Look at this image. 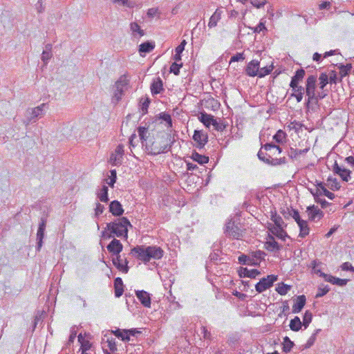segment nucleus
<instances>
[{
  "instance_id": "1",
  "label": "nucleus",
  "mask_w": 354,
  "mask_h": 354,
  "mask_svg": "<svg viewBox=\"0 0 354 354\" xmlns=\"http://www.w3.org/2000/svg\"><path fill=\"white\" fill-rule=\"evenodd\" d=\"M171 136L169 133L162 131L158 133L156 136H152V139H149L145 144V149L149 153L157 155L167 151L171 147Z\"/></svg>"
},
{
  "instance_id": "2",
  "label": "nucleus",
  "mask_w": 354,
  "mask_h": 354,
  "mask_svg": "<svg viewBox=\"0 0 354 354\" xmlns=\"http://www.w3.org/2000/svg\"><path fill=\"white\" fill-rule=\"evenodd\" d=\"M131 254L145 263L151 259L159 260L164 255L163 250L157 245L144 246L138 245L131 250Z\"/></svg>"
},
{
  "instance_id": "3",
  "label": "nucleus",
  "mask_w": 354,
  "mask_h": 354,
  "mask_svg": "<svg viewBox=\"0 0 354 354\" xmlns=\"http://www.w3.org/2000/svg\"><path fill=\"white\" fill-rule=\"evenodd\" d=\"M281 149L275 145L267 143L258 152V157L262 161L272 165H279L284 163V160L279 158Z\"/></svg>"
},
{
  "instance_id": "4",
  "label": "nucleus",
  "mask_w": 354,
  "mask_h": 354,
  "mask_svg": "<svg viewBox=\"0 0 354 354\" xmlns=\"http://www.w3.org/2000/svg\"><path fill=\"white\" fill-rule=\"evenodd\" d=\"M317 77L310 75L306 81L305 93L307 96L306 106L311 103H317L319 100L324 98L327 93L324 91L316 92Z\"/></svg>"
},
{
  "instance_id": "5",
  "label": "nucleus",
  "mask_w": 354,
  "mask_h": 354,
  "mask_svg": "<svg viewBox=\"0 0 354 354\" xmlns=\"http://www.w3.org/2000/svg\"><path fill=\"white\" fill-rule=\"evenodd\" d=\"M128 227H132L130 221L126 217H122L107 224L106 228L111 232L109 237L128 238Z\"/></svg>"
},
{
  "instance_id": "6",
  "label": "nucleus",
  "mask_w": 354,
  "mask_h": 354,
  "mask_svg": "<svg viewBox=\"0 0 354 354\" xmlns=\"http://www.w3.org/2000/svg\"><path fill=\"white\" fill-rule=\"evenodd\" d=\"M272 70V64L260 68V62L258 60L253 59L248 64L245 68V73L249 77L258 76L261 78L270 74Z\"/></svg>"
},
{
  "instance_id": "7",
  "label": "nucleus",
  "mask_w": 354,
  "mask_h": 354,
  "mask_svg": "<svg viewBox=\"0 0 354 354\" xmlns=\"http://www.w3.org/2000/svg\"><path fill=\"white\" fill-rule=\"evenodd\" d=\"M306 145H301V143H299V147H302L303 148L299 149V148H294L290 147L289 151H288V156L292 159L297 161H301L304 160L306 153L310 151V147L307 142H306Z\"/></svg>"
},
{
  "instance_id": "8",
  "label": "nucleus",
  "mask_w": 354,
  "mask_h": 354,
  "mask_svg": "<svg viewBox=\"0 0 354 354\" xmlns=\"http://www.w3.org/2000/svg\"><path fill=\"white\" fill-rule=\"evenodd\" d=\"M278 279L277 275L270 274L268 275L266 277L262 278L256 285L255 289L256 290L261 293L268 288H270L274 281H276Z\"/></svg>"
},
{
  "instance_id": "9",
  "label": "nucleus",
  "mask_w": 354,
  "mask_h": 354,
  "mask_svg": "<svg viewBox=\"0 0 354 354\" xmlns=\"http://www.w3.org/2000/svg\"><path fill=\"white\" fill-rule=\"evenodd\" d=\"M129 84V79L126 75H121L115 84V91H114L113 97L116 101L121 100L124 88Z\"/></svg>"
},
{
  "instance_id": "10",
  "label": "nucleus",
  "mask_w": 354,
  "mask_h": 354,
  "mask_svg": "<svg viewBox=\"0 0 354 354\" xmlns=\"http://www.w3.org/2000/svg\"><path fill=\"white\" fill-rule=\"evenodd\" d=\"M194 146L198 149H203L208 141L207 134L203 131L195 130L192 137Z\"/></svg>"
},
{
  "instance_id": "11",
  "label": "nucleus",
  "mask_w": 354,
  "mask_h": 354,
  "mask_svg": "<svg viewBox=\"0 0 354 354\" xmlns=\"http://www.w3.org/2000/svg\"><path fill=\"white\" fill-rule=\"evenodd\" d=\"M124 146L119 145L114 152L111 153L109 159V162L113 165H119L122 163L123 155H124Z\"/></svg>"
},
{
  "instance_id": "12",
  "label": "nucleus",
  "mask_w": 354,
  "mask_h": 354,
  "mask_svg": "<svg viewBox=\"0 0 354 354\" xmlns=\"http://www.w3.org/2000/svg\"><path fill=\"white\" fill-rule=\"evenodd\" d=\"M317 188L315 192L310 191L314 197H319L321 195H324L329 199H333L335 194L329 192L324 185L323 183L316 181Z\"/></svg>"
},
{
  "instance_id": "13",
  "label": "nucleus",
  "mask_w": 354,
  "mask_h": 354,
  "mask_svg": "<svg viewBox=\"0 0 354 354\" xmlns=\"http://www.w3.org/2000/svg\"><path fill=\"white\" fill-rule=\"evenodd\" d=\"M290 87L291 88V97L296 99L297 102H301L304 94L305 93L304 88L298 83H290Z\"/></svg>"
},
{
  "instance_id": "14",
  "label": "nucleus",
  "mask_w": 354,
  "mask_h": 354,
  "mask_svg": "<svg viewBox=\"0 0 354 354\" xmlns=\"http://www.w3.org/2000/svg\"><path fill=\"white\" fill-rule=\"evenodd\" d=\"M112 262L114 266L121 272L127 273L129 271L128 263L129 261L127 259H122L121 255L116 256L112 259Z\"/></svg>"
},
{
  "instance_id": "15",
  "label": "nucleus",
  "mask_w": 354,
  "mask_h": 354,
  "mask_svg": "<svg viewBox=\"0 0 354 354\" xmlns=\"http://www.w3.org/2000/svg\"><path fill=\"white\" fill-rule=\"evenodd\" d=\"M198 120L207 128L212 125L215 129H218V123L212 115L206 113H201Z\"/></svg>"
},
{
  "instance_id": "16",
  "label": "nucleus",
  "mask_w": 354,
  "mask_h": 354,
  "mask_svg": "<svg viewBox=\"0 0 354 354\" xmlns=\"http://www.w3.org/2000/svg\"><path fill=\"white\" fill-rule=\"evenodd\" d=\"M286 227V226L272 225V223L268 224V228L272 234L276 236L278 239L283 241H285L286 238L288 237L287 232L284 230Z\"/></svg>"
},
{
  "instance_id": "17",
  "label": "nucleus",
  "mask_w": 354,
  "mask_h": 354,
  "mask_svg": "<svg viewBox=\"0 0 354 354\" xmlns=\"http://www.w3.org/2000/svg\"><path fill=\"white\" fill-rule=\"evenodd\" d=\"M106 248L109 253L116 257L120 254L123 245L119 240L113 239L107 245Z\"/></svg>"
},
{
  "instance_id": "18",
  "label": "nucleus",
  "mask_w": 354,
  "mask_h": 354,
  "mask_svg": "<svg viewBox=\"0 0 354 354\" xmlns=\"http://www.w3.org/2000/svg\"><path fill=\"white\" fill-rule=\"evenodd\" d=\"M225 232L229 236L236 239H239L242 236V233L240 229L232 222H229L227 223Z\"/></svg>"
},
{
  "instance_id": "19",
  "label": "nucleus",
  "mask_w": 354,
  "mask_h": 354,
  "mask_svg": "<svg viewBox=\"0 0 354 354\" xmlns=\"http://www.w3.org/2000/svg\"><path fill=\"white\" fill-rule=\"evenodd\" d=\"M333 171L338 174L344 181L348 182L351 179V171L339 166L336 162L333 166Z\"/></svg>"
},
{
  "instance_id": "20",
  "label": "nucleus",
  "mask_w": 354,
  "mask_h": 354,
  "mask_svg": "<svg viewBox=\"0 0 354 354\" xmlns=\"http://www.w3.org/2000/svg\"><path fill=\"white\" fill-rule=\"evenodd\" d=\"M138 133L141 140V142L143 146L145 147V144L149 140V139H152L151 136V133L148 128L145 127H138Z\"/></svg>"
},
{
  "instance_id": "21",
  "label": "nucleus",
  "mask_w": 354,
  "mask_h": 354,
  "mask_svg": "<svg viewBox=\"0 0 354 354\" xmlns=\"http://www.w3.org/2000/svg\"><path fill=\"white\" fill-rule=\"evenodd\" d=\"M109 212L115 216H120L124 213V209L119 201H113L109 205Z\"/></svg>"
},
{
  "instance_id": "22",
  "label": "nucleus",
  "mask_w": 354,
  "mask_h": 354,
  "mask_svg": "<svg viewBox=\"0 0 354 354\" xmlns=\"http://www.w3.org/2000/svg\"><path fill=\"white\" fill-rule=\"evenodd\" d=\"M136 295L145 307L149 308L151 306V298L148 292L144 290H138L136 292Z\"/></svg>"
},
{
  "instance_id": "23",
  "label": "nucleus",
  "mask_w": 354,
  "mask_h": 354,
  "mask_svg": "<svg viewBox=\"0 0 354 354\" xmlns=\"http://www.w3.org/2000/svg\"><path fill=\"white\" fill-rule=\"evenodd\" d=\"M306 297L304 295L298 296L294 301L292 307V311L293 313H299L306 304Z\"/></svg>"
},
{
  "instance_id": "24",
  "label": "nucleus",
  "mask_w": 354,
  "mask_h": 354,
  "mask_svg": "<svg viewBox=\"0 0 354 354\" xmlns=\"http://www.w3.org/2000/svg\"><path fill=\"white\" fill-rule=\"evenodd\" d=\"M307 213L310 220H319L323 217V212L317 207H315L314 205L307 207Z\"/></svg>"
},
{
  "instance_id": "25",
  "label": "nucleus",
  "mask_w": 354,
  "mask_h": 354,
  "mask_svg": "<svg viewBox=\"0 0 354 354\" xmlns=\"http://www.w3.org/2000/svg\"><path fill=\"white\" fill-rule=\"evenodd\" d=\"M321 274L326 281L330 282L333 284L338 285L339 286H345L348 282V279H339L324 273H321Z\"/></svg>"
},
{
  "instance_id": "26",
  "label": "nucleus",
  "mask_w": 354,
  "mask_h": 354,
  "mask_svg": "<svg viewBox=\"0 0 354 354\" xmlns=\"http://www.w3.org/2000/svg\"><path fill=\"white\" fill-rule=\"evenodd\" d=\"M223 11L221 9H216L209 18L208 27L210 28L216 27L221 19Z\"/></svg>"
},
{
  "instance_id": "27",
  "label": "nucleus",
  "mask_w": 354,
  "mask_h": 354,
  "mask_svg": "<svg viewBox=\"0 0 354 354\" xmlns=\"http://www.w3.org/2000/svg\"><path fill=\"white\" fill-rule=\"evenodd\" d=\"M155 46L156 45L153 41H146L142 43L141 44H140L138 49L140 55L141 56H144L142 53H150L154 49Z\"/></svg>"
},
{
  "instance_id": "28",
  "label": "nucleus",
  "mask_w": 354,
  "mask_h": 354,
  "mask_svg": "<svg viewBox=\"0 0 354 354\" xmlns=\"http://www.w3.org/2000/svg\"><path fill=\"white\" fill-rule=\"evenodd\" d=\"M132 35L134 37L141 38L145 35V31L136 22H131L129 25Z\"/></svg>"
},
{
  "instance_id": "29",
  "label": "nucleus",
  "mask_w": 354,
  "mask_h": 354,
  "mask_svg": "<svg viewBox=\"0 0 354 354\" xmlns=\"http://www.w3.org/2000/svg\"><path fill=\"white\" fill-rule=\"evenodd\" d=\"M78 341L81 344L80 351H81L82 354H87L86 351L91 347L90 342L83 337L82 334L78 335Z\"/></svg>"
},
{
  "instance_id": "30",
  "label": "nucleus",
  "mask_w": 354,
  "mask_h": 354,
  "mask_svg": "<svg viewBox=\"0 0 354 354\" xmlns=\"http://www.w3.org/2000/svg\"><path fill=\"white\" fill-rule=\"evenodd\" d=\"M259 274H260V272L258 270H249L246 268H243L239 272V276L241 277L255 278Z\"/></svg>"
},
{
  "instance_id": "31",
  "label": "nucleus",
  "mask_w": 354,
  "mask_h": 354,
  "mask_svg": "<svg viewBox=\"0 0 354 354\" xmlns=\"http://www.w3.org/2000/svg\"><path fill=\"white\" fill-rule=\"evenodd\" d=\"M123 282L120 277H117L114 281L115 295L120 297L124 292Z\"/></svg>"
},
{
  "instance_id": "32",
  "label": "nucleus",
  "mask_w": 354,
  "mask_h": 354,
  "mask_svg": "<svg viewBox=\"0 0 354 354\" xmlns=\"http://www.w3.org/2000/svg\"><path fill=\"white\" fill-rule=\"evenodd\" d=\"M163 90L162 81L160 77L156 79L151 85L152 94H158Z\"/></svg>"
},
{
  "instance_id": "33",
  "label": "nucleus",
  "mask_w": 354,
  "mask_h": 354,
  "mask_svg": "<svg viewBox=\"0 0 354 354\" xmlns=\"http://www.w3.org/2000/svg\"><path fill=\"white\" fill-rule=\"evenodd\" d=\"M265 248L266 250L271 252L277 251L280 249L279 243L274 240V237L271 236L269 237V240L266 242Z\"/></svg>"
},
{
  "instance_id": "34",
  "label": "nucleus",
  "mask_w": 354,
  "mask_h": 354,
  "mask_svg": "<svg viewBox=\"0 0 354 354\" xmlns=\"http://www.w3.org/2000/svg\"><path fill=\"white\" fill-rule=\"evenodd\" d=\"M298 226L299 227V236L300 237H305L307 235H308L310 232V229L308 227V225L306 221H301L299 223H297Z\"/></svg>"
},
{
  "instance_id": "35",
  "label": "nucleus",
  "mask_w": 354,
  "mask_h": 354,
  "mask_svg": "<svg viewBox=\"0 0 354 354\" xmlns=\"http://www.w3.org/2000/svg\"><path fill=\"white\" fill-rule=\"evenodd\" d=\"M270 213V219L274 223L272 225L286 226V224L284 223L283 218L279 214H277L276 210L271 211Z\"/></svg>"
},
{
  "instance_id": "36",
  "label": "nucleus",
  "mask_w": 354,
  "mask_h": 354,
  "mask_svg": "<svg viewBox=\"0 0 354 354\" xmlns=\"http://www.w3.org/2000/svg\"><path fill=\"white\" fill-rule=\"evenodd\" d=\"M291 288L292 286L290 285L281 282L277 285L275 290L280 295H286L291 290Z\"/></svg>"
},
{
  "instance_id": "37",
  "label": "nucleus",
  "mask_w": 354,
  "mask_h": 354,
  "mask_svg": "<svg viewBox=\"0 0 354 354\" xmlns=\"http://www.w3.org/2000/svg\"><path fill=\"white\" fill-rule=\"evenodd\" d=\"M306 72L303 68H300L295 72L294 76L291 78V83L301 84L305 76Z\"/></svg>"
},
{
  "instance_id": "38",
  "label": "nucleus",
  "mask_w": 354,
  "mask_h": 354,
  "mask_svg": "<svg viewBox=\"0 0 354 354\" xmlns=\"http://www.w3.org/2000/svg\"><path fill=\"white\" fill-rule=\"evenodd\" d=\"M303 324L301 322L299 317H295L292 319L290 320L289 326L290 329L293 331H299L302 326Z\"/></svg>"
},
{
  "instance_id": "39",
  "label": "nucleus",
  "mask_w": 354,
  "mask_h": 354,
  "mask_svg": "<svg viewBox=\"0 0 354 354\" xmlns=\"http://www.w3.org/2000/svg\"><path fill=\"white\" fill-rule=\"evenodd\" d=\"M327 185L333 191L339 190L341 187L340 183L337 179L330 176L327 179Z\"/></svg>"
},
{
  "instance_id": "40",
  "label": "nucleus",
  "mask_w": 354,
  "mask_h": 354,
  "mask_svg": "<svg viewBox=\"0 0 354 354\" xmlns=\"http://www.w3.org/2000/svg\"><path fill=\"white\" fill-rule=\"evenodd\" d=\"M192 158L198 162L199 164H205V163H207L208 161H209V157L206 156H203V155H201V154H199L197 152H193L192 154Z\"/></svg>"
},
{
  "instance_id": "41",
  "label": "nucleus",
  "mask_w": 354,
  "mask_h": 354,
  "mask_svg": "<svg viewBox=\"0 0 354 354\" xmlns=\"http://www.w3.org/2000/svg\"><path fill=\"white\" fill-rule=\"evenodd\" d=\"M273 140L279 144L283 143L286 142V133L279 129L277 131V133L273 136Z\"/></svg>"
},
{
  "instance_id": "42",
  "label": "nucleus",
  "mask_w": 354,
  "mask_h": 354,
  "mask_svg": "<svg viewBox=\"0 0 354 354\" xmlns=\"http://www.w3.org/2000/svg\"><path fill=\"white\" fill-rule=\"evenodd\" d=\"M97 197L102 202H108V187L106 185L102 186V189H100V192L97 194Z\"/></svg>"
},
{
  "instance_id": "43",
  "label": "nucleus",
  "mask_w": 354,
  "mask_h": 354,
  "mask_svg": "<svg viewBox=\"0 0 354 354\" xmlns=\"http://www.w3.org/2000/svg\"><path fill=\"white\" fill-rule=\"evenodd\" d=\"M287 129L289 131H294L295 133H299L300 131H301L302 124L299 122L295 120V121L290 122L287 125Z\"/></svg>"
},
{
  "instance_id": "44",
  "label": "nucleus",
  "mask_w": 354,
  "mask_h": 354,
  "mask_svg": "<svg viewBox=\"0 0 354 354\" xmlns=\"http://www.w3.org/2000/svg\"><path fill=\"white\" fill-rule=\"evenodd\" d=\"M328 83H329V82H328V75L326 73H321L319 77V89L323 91L324 87Z\"/></svg>"
},
{
  "instance_id": "45",
  "label": "nucleus",
  "mask_w": 354,
  "mask_h": 354,
  "mask_svg": "<svg viewBox=\"0 0 354 354\" xmlns=\"http://www.w3.org/2000/svg\"><path fill=\"white\" fill-rule=\"evenodd\" d=\"M112 333L118 337L121 338L122 341H129V337L128 336V332L127 330L117 329L113 330Z\"/></svg>"
},
{
  "instance_id": "46",
  "label": "nucleus",
  "mask_w": 354,
  "mask_h": 354,
  "mask_svg": "<svg viewBox=\"0 0 354 354\" xmlns=\"http://www.w3.org/2000/svg\"><path fill=\"white\" fill-rule=\"evenodd\" d=\"M294 346L293 342H292L288 337H285L283 339V351L284 352H290Z\"/></svg>"
},
{
  "instance_id": "47",
  "label": "nucleus",
  "mask_w": 354,
  "mask_h": 354,
  "mask_svg": "<svg viewBox=\"0 0 354 354\" xmlns=\"http://www.w3.org/2000/svg\"><path fill=\"white\" fill-rule=\"evenodd\" d=\"M239 263L242 264H248V265H257L259 264V262H252V259L245 254H242L239 257Z\"/></svg>"
},
{
  "instance_id": "48",
  "label": "nucleus",
  "mask_w": 354,
  "mask_h": 354,
  "mask_svg": "<svg viewBox=\"0 0 354 354\" xmlns=\"http://www.w3.org/2000/svg\"><path fill=\"white\" fill-rule=\"evenodd\" d=\"M46 106L45 104H42L32 109L31 118H37L43 114L44 108Z\"/></svg>"
},
{
  "instance_id": "49",
  "label": "nucleus",
  "mask_w": 354,
  "mask_h": 354,
  "mask_svg": "<svg viewBox=\"0 0 354 354\" xmlns=\"http://www.w3.org/2000/svg\"><path fill=\"white\" fill-rule=\"evenodd\" d=\"M44 230H45V223L42 222L39 227V229L37 230V238L39 239V248L41 246L42 239L44 237Z\"/></svg>"
},
{
  "instance_id": "50",
  "label": "nucleus",
  "mask_w": 354,
  "mask_h": 354,
  "mask_svg": "<svg viewBox=\"0 0 354 354\" xmlns=\"http://www.w3.org/2000/svg\"><path fill=\"white\" fill-rule=\"evenodd\" d=\"M312 318H313L312 313L310 311L306 310L304 315L303 322H302L303 325L304 326V327L306 328L308 326V325L311 322Z\"/></svg>"
},
{
  "instance_id": "51",
  "label": "nucleus",
  "mask_w": 354,
  "mask_h": 354,
  "mask_svg": "<svg viewBox=\"0 0 354 354\" xmlns=\"http://www.w3.org/2000/svg\"><path fill=\"white\" fill-rule=\"evenodd\" d=\"M319 330H317L307 340L304 345L305 348H308L312 346L316 341L317 334Z\"/></svg>"
},
{
  "instance_id": "52",
  "label": "nucleus",
  "mask_w": 354,
  "mask_h": 354,
  "mask_svg": "<svg viewBox=\"0 0 354 354\" xmlns=\"http://www.w3.org/2000/svg\"><path fill=\"white\" fill-rule=\"evenodd\" d=\"M113 3H118L120 5L132 8L135 6V3L131 0H112Z\"/></svg>"
},
{
  "instance_id": "53",
  "label": "nucleus",
  "mask_w": 354,
  "mask_h": 354,
  "mask_svg": "<svg viewBox=\"0 0 354 354\" xmlns=\"http://www.w3.org/2000/svg\"><path fill=\"white\" fill-rule=\"evenodd\" d=\"M183 66V64H178L176 62H174L171 64L170 66V72L173 73L174 75H177L180 73V69Z\"/></svg>"
},
{
  "instance_id": "54",
  "label": "nucleus",
  "mask_w": 354,
  "mask_h": 354,
  "mask_svg": "<svg viewBox=\"0 0 354 354\" xmlns=\"http://www.w3.org/2000/svg\"><path fill=\"white\" fill-rule=\"evenodd\" d=\"M110 172H111V176H109V181L107 182V183L109 184V186H111V187H113L114 184L116 182V178H117L116 171L115 169H113Z\"/></svg>"
},
{
  "instance_id": "55",
  "label": "nucleus",
  "mask_w": 354,
  "mask_h": 354,
  "mask_svg": "<svg viewBox=\"0 0 354 354\" xmlns=\"http://www.w3.org/2000/svg\"><path fill=\"white\" fill-rule=\"evenodd\" d=\"M107 346L110 349L111 351L114 352L117 351V345L115 342V339L114 338H108L106 340Z\"/></svg>"
},
{
  "instance_id": "56",
  "label": "nucleus",
  "mask_w": 354,
  "mask_h": 354,
  "mask_svg": "<svg viewBox=\"0 0 354 354\" xmlns=\"http://www.w3.org/2000/svg\"><path fill=\"white\" fill-rule=\"evenodd\" d=\"M352 68L351 64H347L346 66H342L340 67V74L342 77H345L348 74Z\"/></svg>"
},
{
  "instance_id": "57",
  "label": "nucleus",
  "mask_w": 354,
  "mask_h": 354,
  "mask_svg": "<svg viewBox=\"0 0 354 354\" xmlns=\"http://www.w3.org/2000/svg\"><path fill=\"white\" fill-rule=\"evenodd\" d=\"M313 270L315 273L319 274L322 277L321 273H323L321 270L319 268V266L321 265L320 262H317V261H313L311 263Z\"/></svg>"
},
{
  "instance_id": "58",
  "label": "nucleus",
  "mask_w": 354,
  "mask_h": 354,
  "mask_svg": "<svg viewBox=\"0 0 354 354\" xmlns=\"http://www.w3.org/2000/svg\"><path fill=\"white\" fill-rule=\"evenodd\" d=\"M244 59V54L243 53H238L231 57L230 63L231 64L234 62L243 61Z\"/></svg>"
},
{
  "instance_id": "59",
  "label": "nucleus",
  "mask_w": 354,
  "mask_h": 354,
  "mask_svg": "<svg viewBox=\"0 0 354 354\" xmlns=\"http://www.w3.org/2000/svg\"><path fill=\"white\" fill-rule=\"evenodd\" d=\"M160 118H162L164 121H165L167 124V126L171 127L172 125V121L171 115L168 113H162L160 114Z\"/></svg>"
},
{
  "instance_id": "60",
  "label": "nucleus",
  "mask_w": 354,
  "mask_h": 354,
  "mask_svg": "<svg viewBox=\"0 0 354 354\" xmlns=\"http://www.w3.org/2000/svg\"><path fill=\"white\" fill-rule=\"evenodd\" d=\"M252 257L255 258L256 259V261H261V259H263L265 257V253L262 251H260V250H257V251H255V252H253L252 253Z\"/></svg>"
},
{
  "instance_id": "61",
  "label": "nucleus",
  "mask_w": 354,
  "mask_h": 354,
  "mask_svg": "<svg viewBox=\"0 0 354 354\" xmlns=\"http://www.w3.org/2000/svg\"><path fill=\"white\" fill-rule=\"evenodd\" d=\"M254 32L259 33L261 31L266 30V27L265 22L260 21L259 24L255 28H252Z\"/></svg>"
},
{
  "instance_id": "62",
  "label": "nucleus",
  "mask_w": 354,
  "mask_h": 354,
  "mask_svg": "<svg viewBox=\"0 0 354 354\" xmlns=\"http://www.w3.org/2000/svg\"><path fill=\"white\" fill-rule=\"evenodd\" d=\"M187 45V41L185 39H183L181 43L175 48V53L178 54H181L185 50V47Z\"/></svg>"
},
{
  "instance_id": "63",
  "label": "nucleus",
  "mask_w": 354,
  "mask_h": 354,
  "mask_svg": "<svg viewBox=\"0 0 354 354\" xmlns=\"http://www.w3.org/2000/svg\"><path fill=\"white\" fill-rule=\"evenodd\" d=\"M250 3L253 6L259 8L266 3V0H251Z\"/></svg>"
},
{
  "instance_id": "64",
  "label": "nucleus",
  "mask_w": 354,
  "mask_h": 354,
  "mask_svg": "<svg viewBox=\"0 0 354 354\" xmlns=\"http://www.w3.org/2000/svg\"><path fill=\"white\" fill-rule=\"evenodd\" d=\"M159 14V10L157 8H151L148 9L147 15L149 17L153 18Z\"/></svg>"
}]
</instances>
